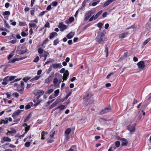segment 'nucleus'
I'll use <instances>...</instances> for the list:
<instances>
[{
    "label": "nucleus",
    "mask_w": 151,
    "mask_h": 151,
    "mask_svg": "<svg viewBox=\"0 0 151 151\" xmlns=\"http://www.w3.org/2000/svg\"><path fill=\"white\" fill-rule=\"evenodd\" d=\"M47 12V11H46V10L45 11H42V12H40L39 14V16H42L43 15L45 14V13L46 12Z\"/></svg>",
    "instance_id": "864d4df0"
},
{
    "label": "nucleus",
    "mask_w": 151,
    "mask_h": 151,
    "mask_svg": "<svg viewBox=\"0 0 151 151\" xmlns=\"http://www.w3.org/2000/svg\"><path fill=\"white\" fill-rule=\"evenodd\" d=\"M118 139L120 140L122 142V146H126L127 145L128 142L127 139L124 138H121L120 137H119Z\"/></svg>",
    "instance_id": "6e6552de"
},
{
    "label": "nucleus",
    "mask_w": 151,
    "mask_h": 151,
    "mask_svg": "<svg viewBox=\"0 0 151 151\" xmlns=\"http://www.w3.org/2000/svg\"><path fill=\"white\" fill-rule=\"evenodd\" d=\"M65 139L67 141H68L70 138V136L69 134H65Z\"/></svg>",
    "instance_id": "680f3d73"
},
{
    "label": "nucleus",
    "mask_w": 151,
    "mask_h": 151,
    "mask_svg": "<svg viewBox=\"0 0 151 151\" xmlns=\"http://www.w3.org/2000/svg\"><path fill=\"white\" fill-rule=\"evenodd\" d=\"M29 25L30 28H32L35 27H36L37 24L35 23L32 24L29 23Z\"/></svg>",
    "instance_id": "b1692460"
},
{
    "label": "nucleus",
    "mask_w": 151,
    "mask_h": 151,
    "mask_svg": "<svg viewBox=\"0 0 151 151\" xmlns=\"http://www.w3.org/2000/svg\"><path fill=\"white\" fill-rule=\"evenodd\" d=\"M14 87H16L18 89L20 88H21L22 87L20 85L18 84L17 83H15L14 85Z\"/></svg>",
    "instance_id": "58836bf2"
},
{
    "label": "nucleus",
    "mask_w": 151,
    "mask_h": 151,
    "mask_svg": "<svg viewBox=\"0 0 151 151\" xmlns=\"http://www.w3.org/2000/svg\"><path fill=\"white\" fill-rule=\"evenodd\" d=\"M5 94L6 95L7 97L9 99H10V97L11 96V93L9 92L5 93Z\"/></svg>",
    "instance_id": "de8ad7c7"
},
{
    "label": "nucleus",
    "mask_w": 151,
    "mask_h": 151,
    "mask_svg": "<svg viewBox=\"0 0 151 151\" xmlns=\"http://www.w3.org/2000/svg\"><path fill=\"white\" fill-rule=\"evenodd\" d=\"M22 111V110L20 109L17 110L16 111L14 112L12 115V116L13 118H14V117H16L17 116L19 115V114L21 113Z\"/></svg>",
    "instance_id": "f8f14e48"
},
{
    "label": "nucleus",
    "mask_w": 151,
    "mask_h": 151,
    "mask_svg": "<svg viewBox=\"0 0 151 151\" xmlns=\"http://www.w3.org/2000/svg\"><path fill=\"white\" fill-rule=\"evenodd\" d=\"M52 5L53 6H56L58 5V2L56 1H55L52 3Z\"/></svg>",
    "instance_id": "e2e57ef3"
},
{
    "label": "nucleus",
    "mask_w": 151,
    "mask_h": 151,
    "mask_svg": "<svg viewBox=\"0 0 151 151\" xmlns=\"http://www.w3.org/2000/svg\"><path fill=\"white\" fill-rule=\"evenodd\" d=\"M58 36L57 33L55 32H52L50 33L49 35V38L50 39H51L54 38L55 36Z\"/></svg>",
    "instance_id": "f3484780"
},
{
    "label": "nucleus",
    "mask_w": 151,
    "mask_h": 151,
    "mask_svg": "<svg viewBox=\"0 0 151 151\" xmlns=\"http://www.w3.org/2000/svg\"><path fill=\"white\" fill-rule=\"evenodd\" d=\"M9 76H8L5 77L4 78V79L3 80V81H5L7 82V81H9Z\"/></svg>",
    "instance_id": "3c124183"
},
{
    "label": "nucleus",
    "mask_w": 151,
    "mask_h": 151,
    "mask_svg": "<svg viewBox=\"0 0 151 151\" xmlns=\"http://www.w3.org/2000/svg\"><path fill=\"white\" fill-rule=\"evenodd\" d=\"M102 11L101 10L96 15V17L97 18L102 13Z\"/></svg>",
    "instance_id": "c9c22d12"
},
{
    "label": "nucleus",
    "mask_w": 151,
    "mask_h": 151,
    "mask_svg": "<svg viewBox=\"0 0 151 151\" xmlns=\"http://www.w3.org/2000/svg\"><path fill=\"white\" fill-rule=\"evenodd\" d=\"M53 91V89H49L47 92H46V93L47 94V93L49 94H50Z\"/></svg>",
    "instance_id": "052dcab7"
},
{
    "label": "nucleus",
    "mask_w": 151,
    "mask_h": 151,
    "mask_svg": "<svg viewBox=\"0 0 151 151\" xmlns=\"http://www.w3.org/2000/svg\"><path fill=\"white\" fill-rule=\"evenodd\" d=\"M11 139L8 137H3L1 139V143L3 144L4 142H11Z\"/></svg>",
    "instance_id": "9d476101"
},
{
    "label": "nucleus",
    "mask_w": 151,
    "mask_h": 151,
    "mask_svg": "<svg viewBox=\"0 0 151 151\" xmlns=\"http://www.w3.org/2000/svg\"><path fill=\"white\" fill-rule=\"evenodd\" d=\"M16 77V76H9V81H11L14 80L15 79V78Z\"/></svg>",
    "instance_id": "09e8293b"
},
{
    "label": "nucleus",
    "mask_w": 151,
    "mask_h": 151,
    "mask_svg": "<svg viewBox=\"0 0 151 151\" xmlns=\"http://www.w3.org/2000/svg\"><path fill=\"white\" fill-rule=\"evenodd\" d=\"M151 40L150 38L147 39L145 42L143 43V45L144 46H145L147 43Z\"/></svg>",
    "instance_id": "473e14b6"
},
{
    "label": "nucleus",
    "mask_w": 151,
    "mask_h": 151,
    "mask_svg": "<svg viewBox=\"0 0 151 151\" xmlns=\"http://www.w3.org/2000/svg\"><path fill=\"white\" fill-rule=\"evenodd\" d=\"M111 2V1L110 0H108L104 4L103 6L104 7H106L109 5Z\"/></svg>",
    "instance_id": "5701e85b"
},
{
    "label": "nucleus",
    "mask_w": 151,
    "mask_h": 151,
    "mask_svg": "<svg viewBox=\"0 0 151 151\" xmlns=\"http://www.w3.org/2000/svg\"><path fill=\"white\" fill-rule=\"evenodd\" d=\"M83 100L85 102H88L89 104L93 103L94 101L92 96L88 93H86L85 95L84 96Z\"/></svg>",
    "instance_id": "f257e3e1"
},
{
    "label": "nucleus",
    "mask_w": 151,
    "mask_h": 151,
    "mask_svg": "<svg viewBox=\"0 0 151 151\" xmlns=\"http://www.w3.org/2000/svg\"><path fill=\"white\" fill-rule=\"evenodd\" d=\"M4 23L5 25V27L9 28V24L7 23L6 21L5 20H4Z\"/></svg>",
    "instance_id": "49530a36"
},
{
    "label": "nucleus",
    "mask_w": 151,
    "mask_h": 151,
    "mask_svg": "<svg viewBox=\"0 0 151 151\" xmlns=\"http://www.w3.org/2000/svg\"><path fill=\"white\" fill-rule=\"evenodd\" d=\"M136 125V123H134L132 125H129L127 127V129L130 131V133L134 132L135 131V127Z\"/></svg>",
    "instance_id": "7ed1b4c3"
},
{
    "label": "nucleus",
    "mask_w": 151,
    "mask_h": 151,
    "mask_svg": "<svg viewBox=\"0 0 151 151\" xmlns=\"http://www.w3.org/2000/svg\"><path fill=\"white\" fill-rule=\"evenodd\" d=\"M71 93H72V92L71 91L69 92V93H68V94L67 95H66V96H65V98L63 99V100H62L61 101V102H63L64 101V100H66L68 98V97L71 95Z\"/></svg>",
    "instance_id": "2f4dec72"
},
{
    "label": "nucleus",
    "mask_w": 151,
    "mask_h": 151,
    "mask_svg": "<svg viewBox=\"0 0 151 151\" xmlns=\"http://www.w3.org/2000/svg\"><path fill=\"white\" fill-rule=\"evenodd\" d=\"M53 76V73L52 74L49 75L48 77L45 79V83H48L50 82L51 81Z\"/></svg>",
    "instance_id": "9b49d317"
},
{
    "label": "nucleus",
    "mask_w": 151,
    "mask_h": 151,
    "mask_svg": "<svg viewBox=\"0 0 151 151\" xmlns=\"http://www.w3.org/2000/svg\"><path fill=\"white\" fill-rule=\"evenodd\" d=\"M40 76H36L30 80V81H33L38 80L40 78Z\"/></svg>",
    "instance_id": "bb28decb"
},
{
    "label": "nucleus",
    "mask_w": 151,
    "mask_h": 151,
    "mask_svg": "<svg viewBox=\"0 0 151 151\" xmlns=\"http://www.w3.org/2000/svg\"><path fill=\"white\" fill-rule=\"evenodd\" d=\"M8 123V118H6L5 120L1 119L0 122V124H6Z\"/></svg>",
    "instance_id": "aec40b11"
},
{
    "label": "nucleus",
    "mask_w": 151,
    "mask_h": 151,
    "mask_svg": "<svg viewBox=\"0 0 151 151\" xmlns=\"http://www.w3.org/2000/svg\"><path fill=\"white\" fill-rule=\"evenodd\" d=\"M128 34V32L122 33L119 35V37L120 38L123 39L126 37Z\"/></svg>",
    "instance_id": "2eb2a0df"
},
{
    "label": "nucleus",
    "mask_w": 151,
    "mask_h": 151,
    "mask_svg": "<svg viewBox=\"0 0 151 151\" xmlns=\"http://www.w3.org/2000/svg\"><path fill=\"white\" fill-rule=\"evenodd\" d=\"M11 130V131H9V130L8 131V132L10 133H16V130L13 128H10Z\"/></svg>",
    "instance_id": "cd10ccee"
},
{
    "label": "nucleus",
    "mask_w": 151,
    "mask_h": 151,
    "mask_svg": "<svg viewBox=\"0 0 151 151\" xmlns=\"http://www.w3.org/2000/svg\"><path fill=\"white\" fill-rule=\"evenodd\" d=\"M111 109V107H107L104 109H102L100 112V113L101 114H104L106 113L109 112Z\"/></svg>",
    "instance_id": "0eeeda50"
},
{
    "label": "nucleus",
    "mask_w": 151,
    "mask_h": 151,
    "mask_svg": "<svg viewBox=\"0 0 151 151\" xmlns=\"http://www.w3.org/2000/svg\"><path fill=\"white\" fill-rule=\"evenodd\" d=\"M120 145V142L119 141H117L115 142V145L117 147H119Z\"/></svg>",
    "instance_id": "774afa93"
},
{
    "label": "nucleus",
    "mask_w": 151,
    "mask_h": 151,
    "mask_svg": "<svg viewBox=\"0 0 151 151\" xmlns=\"http://www.w3.org/2000/svg\"><path fill=\"white\" fill-rule=\"evenodd\" d=\"M10 14V13L9 11H6L4 12H3V16H6V15H9Z\"/></svg>",
    "instance_id": "7c9ffc66"
},
{
    "label": "nucleus",
    "mask_w": 151,
    "mask_h": 151,
    "mask_svg": "<svg viewBox=\"0 0 151 151\" xmlns=\"http://www.w3.org/2000/svg\"><path fill=\"white\" fill-rule=\"evenodd\" d=\"M55 132V131H51L50 133V137L51 138H52L54 136Z\"/></svg>",
    "instance_id": "a19ab883"
},
{
    "label": "nucleus",
    "mask_w": 151,
    "mask_h": 151,
    "mask_svg": "<svg viewBox=\"0 0 151 151\" xmlns=\"http://www.w3.org/2000/svg\"><path fill=\"white\" fill-rule=\"evenodd\" d=\"M39 60V57L38 56H36L33 60V62L35 63L37 62Z\"/></svg>",
    "instance_id": "a18cd8bd"
},
{
    "label": "nucleus",
    "mask_w": 151,
    "mask_h": 151,
    "mask_svg": "<svg viewBox=\"0 0 151 151\" xmlns=\"http://www.w3.org/2000/svg\"><path fill=\"white\" fill-rule=\"evenodd\" d=\"M55 100V99H52V100H51V101H49L46 104V105L45 106H46V107H47L48 106H49V105L51 103H52V102H53V101Z\"/></svg>",
    "instance_id": "37998d69"
},
{
    "label": "nucleus",
    "mask_w": 151,
    "mask_h": 151,
    "mask_svg": "<svg viewBox=\"0 0 151 151\" xmlns=\"http://www.w3.org/2000/svg\"><path fill=\"white\" fill-rule=\"evenodd\" d=\"M38 52L40 54L42 53L43 52V50L41 48H39L38 50Z\"/></svg>",
    "instance_id": "0e129e2a"
},
{
    "label": "nucleus",
    "mask_w": 151,
    "mask_h": 151,
    "mask_svg": "<svg viewBox=\"0 0 151 151\" xmlns=\"http://www.w3.org/2000/svg\"><path fill=\"white\" fill-rule=\"evenodd\" d=\"M14 120V122H19L20 119V118H16V117H14V118H13Z\"/></svg>",
    "instance_id": "5fc2aeb1"
},
{
    "label": "nucleus",
    "mask_w": 151,
    "mask_h": 151,
    "mask_svg": "<svg viewBox=\"0 0 151 151\" xmlns=\"http://www.w3.org/2000/svg\"><path fill=\"white\" fill-rule=\"evenodd\" d=\"M76 146L75 145L72 146L68 151H76Z\"/></svg>",
    "instance_id": "6ab92c4d"
},
{
    "label": "nucleus",
    "mask_w": 151,
    "mask_h": 151,
    "mask_svg": "<svg viewBox=\"0 0 151 151\" xmlns=\"http://www.w3.org/2000/svg\"><path fill=\"white\" fill-rule=\"evenodd\" d=\"M32 116V114L31 113H29L28 116L24 119V122H26L28 121L29 119Z\"/></svg>",
    "instance_id": "4be33fe9"
},
{
    "label": "nucleus",
    "mask_w": 151,
    "mask_h": 151,
    "mask_svg": "<svg viewBox=\"0 0 151 151\" xmlns=\"http://www.w3.org/2000/svg\"><path fill=\"white\" fill-rule=\"evenodd\" d=\"M109 48L108 45H105V52L106 53V57H107L108 56V49Z\"/></svg>",
    "instance_id": "a211bd4d"
},
{
    "label": "nucleus",
    "mask_w": 151,
    "mask_h": 151,
    "mask_svg": "<svg viewBox=\"0 0 151 151\" xmlns=\"http://www.w3.org/2000/svg\"><path fill=\"white\" fill-rule=\"evenodd\" d=\"M18 60H19V59L18 58H14L11 60H9V63H14L16 61H18Z\"/></svg>",
    "instance_id": "e433bc0d"
},
{
    "label": "nucleus",
    "mask_w": 151,
    "mask_h": 151,
    "mask_svg": "<svg viewBox=\"0 0 151 151\" xmlns=\"http://www.w3.org/2000/svg\"><path fill=\"white\" fill-rule=\"evenodd\" d=\"M40 90H35L34 92V94L35 95H37L39 94Z\"/></svg>",
    "instance_id": "bf43d9fd"
},
{
    "label": "nucleus",
    "mask_w": 151,
    "mask_h": 151,
    "mask_svg": "<svg viewBox=\"0 0 151 151\" xmlns=\"http://www.w3.org/2000/svg\"><path fill=\"white\" fill-rule=\"evenodd\" d=\"M65 108V106L64 105H61L57 107V109H58L61 110L64 109Z\"/></svg>",
    "instance_id": "a878e982"
},
{
    "label": "nucleus",
    "mask_w": 151,
    "mask_h": 151,
    "mask_svg": "<svg viewBox=\"0 0 151 151\" xmlns=\"http://www.w3.org/2000/svg\"><path fill=\"white\" fill-rule=\"evenodd\" d=\"M58 27L60 28V31L63 32L67 29V27L65 25L63 24V23L61 22L59 23Z\"/></svg>",
    "instance_id": "423d86ee"
},
{
    "label": "nucleus",
    "mask_w": 151,
    "mask_h": 151,
    "mask_svg": "<svg viewBox=\"0 0 151 151\" xmlns=\"http://www.w3.org/2000/svg\"><path fill=\"white\" fill-rule=\"evenodd\" d=\"M31 78L30 77H27L24 78H23V80L25 82L27 83V81L30 79Z\"/></svg>",
    "instance_id": "c756f323"
},
{
    "label": "nucleus",
    "mask_w": 151,
    "mask_h": 151,
    "mask_svg": "<svg viewBox=\"0 0 151 151\" xmlns=\"http://www.w3.org/2000/svg\"><path fill=\"white\" fill-rule=\"evenodd\" d=\"M49 41L48 39V38H46L45 39L43 42L42 45H45L46 44L47 42Z\"/></svg>",
    "instance_id": "6e6d98bb"
},
{
    "label": "nucleus",
    "mask_w": 151,
    "mask_h": 151,
    "mask_svg": "<svg viewBox=\"0 0 151 151\" xmlns=\"http://www.w3.org/2000/svg\"><path fill=\"white\" fill-rule=\"evenodd\" d=\"M107 120L105 119L102 118L101 119V122L102 124H105L106 123V121Z\"/></svg>",
    "instance_id": "79ce46f5"
},
{
    "label": "nucleus",
    "mask_w": 151,
    "mask_h": 151,
    "mask_svg": "<svg viewBox=\"0 0 151 151\" xmlns=\"http://www.w3.org/2000/svg\"><path fill=\"white\" fill-rule=\"evenodd\" d=\"M106 32L105 31H103V32L101 33L100 35H99L100 36H101V37H103L104 36L105 33Z\"/></svg>",
    "instance_id": "338daca9"
},
{
    "label": "nucleus",
    "mask_w": 151,
    "mask_h": 151,
    "mask_svg": "<svg viewBox=\"0 0 151 151\" xmlns=\"http://www.w3.org/2000/svg\"><path fill=\"white\" fill-rule=\"evenodd\" d=\"M69 72L68 70H66L65 72L63 74V81H66L68 78Z\"/></svg>",
    "instance_id": "1a4fd4ad"
},
{
    "label": "nucleus",
    "mask_w": 151,
    "mask_h": 151,
    "mask_svg": "<svg viewBox=\"0 0 151 151\" xmlns=\"http://www.w3.org/2000/svg\"><path fill=\"white\" fill-rule=\"evenodd\" d=\"M103 25L101 22H99L97 24V26L99 28L100 30H101Z\"/></svg>",
    "instance_id": "c03bdc74"
},
{
    "label": "nucleus",
    "mask_w": 151,
    "mask_h": 151,
    "mask_svg": "<svg viewBox=\"0 0 151 151\" xmlns=\"http://www.w3.org/2000/svg\"><path fill=\"white\" fill-rule=\"evenodd\" d=\"M27 52V50L26 49L24 50H21L19 51V54L20 55L23 54Z\"/></svg>",
    "instance_id": "72a5a7b5"
},
{
    "label": "nucleus",
    "mask_w": 151,
    "mask_h": 151,
    "mask_svg": "<svg viewBox=\"0 0 151 151\" xmlns=\"http://www.w3.org/2000/svg\"><path fill=\"white\" fill-rule=\"evenodd\" d=\"M14 52L13 51L12 52L11 54H9V55L8 56L7 59L8 60H9L14 55Z\"/></svg>",
    "instance_id": "4c0bfd02"
},
{
    "label": "nucleus",
    "mask_w": 151,
    "mask_h": 151,
    "mask_svg": "<svg viewBox=\"0 0 151 151\" xmlns=\"http://www.w3.org/2000/svg\"><path fill=\"white\" fill-rule=\"evenodd\" d=\"M145 61H141L137 63L139 68L142 70H143L145 67Z\"/></svg>",
    "instance_id": "39448f33"
},
{
    "label": "nucleus",
    "mask_w": 151,
    "mask_h": 151,
    "mask_svg": "<svg viewBox=\"0 0 151 151\" xmlns=\"http://www.w3.org/2000/svg\"><path fill=\"white\" fill-rule=\"evenodd\" d=\"M74 32H71L68 34L67 35L66 37L68 39H71L74 36Z\"/></svg>",
    "instance_id": "4468645a"
},
{
    "label": "nucleus",
    "mask_w": 151,
    "mask_h": 151,
    "mask_svg": "<svg viewBox=\"0 0 151 151\" xmlns=\"http://www.w3.org/2000/svg\"><path fill=\"white\" fill-rule=\"evenodd\" d=\"M48 134V132H45L44 131H42L41 133V136H44L45 135L47 134Z\"/></svg>",
    "instance_id": "8fccbe9b"
},
{
    "label": "nucleus",
    "mask_w": 151,
    "mask_h": 151,
    "mask_svg": "<svg viewBox=\"0 0 151 151\" xmlns=\"http://www.w3.org/2000/svg\"><path fill=\"white\" fill-rule=\"evenodd\" d=\"M71 131V129L70 128H68L66 129L65 132V134H69Z\"/></svg>",
    "instance_id": "393cba45"
},
{
    "label": "nucleus",
    "mask_w": 151,
    "mask_h": 151,
    "mask_svg": "<svg viewBox=\"0 0 151 151\" xmlns=\"http://www.w3.org/2000/svg\"><path fill=\"white\" fill-rule=\"evenodd\" d=\"M95 10H91L88 11L86 12L85 14V17L84 18V21H87L88 19L92 16V15L94 14L95 12Z\"/></svg>",
    "instance_id": "f03ea898"
},
{
    "label": "nucleus",
    "mask_w": 151,
    "mask_h": 151,
    "mask_svg": "<svg viewBox=\"0 0 151 151\" xmlns=\"http://www.w3.org/2000/svg\"><path fill=\"white\" fill-rule=\"evenodd\" d=\"M74 19L73 17H71L69 18L68 21L66 20V22H67V23H68V22H69L70 23L74 21Z\"/></svg>",
    "instance_id": "412c9836"
},
{
    "label": "nucleus",
    "mask_w": 151,
    "mask_h": 151,
    "mask_svg": "<svg viewBox=\"0 0 151 151\" xmlns=\"http://www.w3.org/2000/svg\"><path fill=\"white\" fill-rule=\"evenodd\" d=\"M49 55V53L48 52L45 51L44 52V57H45L46 58H47V55Z\"/></svg>",
    "instance_id": "69168bd1"
},
{
    "label": "nucleus",
    "mask_w": 151,
    "mask_h": 151,
    "mask_svg": "<svg viewBox=\"0 0 151 151\" xmlns=\"http://www.w3.org/2000/svg\"><path fill=\"white\" fill-rule=\"evenodd\" d=\"M97 18L96 17V16L94 15H93L89 19V21L91 22L92 21L93 19L96 20V19Z\"/></svg>",
    "instance_id": "c85d7f7f"
},
{
    "label": "nucleus",
    "mask_w": 151,
    "mask_h": 151,
    "mask_svg": "<svg viewBox=\"0 0 151 151\" xmlns=\"http://www.w3.org/2000/svg\"><path fill=\"white\" fill-rule=\"evenodd\" d=\"M42 101V100H38L34 99L33 100V101L34 103H35L34 105L35 106H37L40 104Z\"/></svg>",
    "instance_id": "dca6fc26"
},
{
    "label": "nucleus",
    "mask_w": 151,
    "mask_h": 151,
    "mask_svg": "<svg viewBox=\"0 0 151 151\" xmlns=\"http://www.w3.org/2000/svg\"><path fill=\"white\" fill-rule=\"evenodd\" d=\"M30 145V142H26L25 144V146L26 147H29Z\"/></svg>",
    "instance_id": "603ef678"
},
{
    "label": "nucleus",
    "mask_w": 151,
    "mask_h": 151,
    "mask_svg": "<svg viewBox=\"0 0 151 151\" xmlns=\"http://www.w3.org/2000/svg\"><path fill=\"white\" fill-rule=\"evenodd\" d=\"M58 80L57 78H55L53 79V83L55 84H56L58 82Z\"/></svg>",
    "instance_id": "13d9d810"
},
{
    "label": "nucleus",
    "mask_w": 151,
    "mask_h": 151,
    "mask_svg": "<svg viewBox=\"0 0 151 151\" xmlns=\"http://www.w3.org/2000/svg\"><path fill=\"white\" fill-rule=\"evenodd\" d=\"M52 66L55 69H56L58 68H60L63 67L62 65L60 63H57L55 64H52Z\"/></svg>",
    "instance_id": "ddd939ff"
},
{
    "label": "nucleus",
    "mask_w": 151,
    "mask_h": 151,
    "mask_svg": "<svg viewBox=\"0 0 151 151\" xmlns=\"http://www.w3.org/2000/svg\"><path fill=\"white\" fill-rule=\"evenodd\" d=\"M60 91L59 89H57L54 91V96L55 97L57 96L59 93Z\"/></svg>",
    "instance_id": "f704fd0d"
},
{
    "label": "nucleus",
    "mask_w": 151,
    "mask_h": 151,
    "mask_svg": "<svg viewBox=\"0 0 151 151\" xmlns=\"http://www.w3.org/2000/svg\"><path fill=\"white\" fill-rule=\"evenodd\" d=\"M24 89V87L23 86L21 87V88L20 90H18V92L21 94H22L23 92Z\"/></svg>",
    "instance_id": "4d7b16f0"
},
{
    "label": "nucleus",
    "mask_w": 151,
    "mask_h": 151,
    "mask_svg": "<svg viewBox=\"0 0 151 151\" xmlns=\"http://www.w3.org/2000/svg\"><path fill=\"white\" fill-rule=\"evenodd\" d=\"M58 39L57 38L56 40H55L53 42V45H56L57 44L59 43Z\"/></svg>",
    "instance_id": "ea45409f"
},
{
    "label": "nucleus",
    "mask_w": 151,
    "mask_h": 151,
    "mask_svg": "<svg viewBox=\"0 0 151 151\" xmlns=\"http://www.w3.org/2000/svg\"><path fill=\"white\" fill-rule=\"evenodd\" d=\"M96 41L99 44L103 45L104 43V40L103 39V37L97 35L96 39Z\"/></svg>",
    "instance_id": "20e7f679"
}]
</instances>
